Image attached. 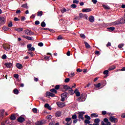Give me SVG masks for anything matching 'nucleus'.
<instances>
[{
	"label": "nucleus",
	"mask_w": 125,
	"mask_h": 125,
	"mask_svg": "<svg viewBox=\"0 0 125 125\" xmlns=\"http://www.w3.org/2000/svg\"><path fill=\"white\" fill-rule=\"evenodd\" d=\"M45 124H46V122L44 121V120L38 121L35 123L36 125H45Z\"/></svg>",
	"instance_id": "obj_3"
},
{
	"label": "nucleus",
	"mask_w": 125,
	"mask_h": 125,
	"mask_svg": "<svg viewBox=\"0 0 125 125\" xmlns=\"http://www.w3.org/2000/svg\"><path fill=\"white\" fill-rule=\"evenodd\" d=\"M107 30H110V31H114L115 27H108L107 28Z\"/></svg>",
	"instance_id": "obj_41"
},
{
	"label": "nucleus",
	"mask_w": 125,
	"mask_h": 125,
	"mask_svg": "<svg viewBox=\"0 0 125 125\" xmlns=\"http://www.w3.org/2000/svg\"><path fill=\"white\" fill-rule=\"evenodd\" d=\"M46 25V24H45V22L44 21H42L41 23V27H45Z\"/></svg>",
	"instance_id": "obj_37"
},
{
	"label": "nucleus",
	"mask_w": 125,
	"mask_h": 125,
	"mask_svg": "<svg viewBox=\"0 0 125 125\" xmlns=\"http://www.w3.org/2000/svg\"><path fill=\"white\" fill-rule=\"evenodd\" d=\"M12 22L10 21V22L8 24V26L9 27V28L12 27Z\"/></svg>",
	"instance_id": "obj_48"
},
{
	"label": "nucleus",
	"mask_w": 125,
	"mask_h": 125,
	"mask_svg": "<svg viewBox=\"0 0 125 125\" xmlns=\"http://www.w3.org/2000/svg\"><path fill=\"white\" fill-rule=\"evenodd\" d=\"M71 120H72V118H66L65 119V122H69L71 121Z\"/></svg>",
	"instance_id": "obj_45"
},
{
	"label": "nucleus",
	"mask_w": 125,
	"mask_h": 125,
	"mask_svg": "<svg viewBox=\"0 0 125 125\" xmlns=\"http://www.w3.org/2000/svg\"><path fill=\"white\" fill-rule=\"evenodd\" d=\"M94 86H95V87H96L97 88H98L99 87H100V86H101V83H98L97 84H95Z\"/></svg>",
	"instance_id": "obj_31"
},
{
	"label": "nucleus",
	"mask_w": 125,
	"mask_h": 125,
	"mask_svg": "<svg viewBox=\"0 0 125 125\" xmlns=\"http://www.w3.org/2000/svg\"><path fill=\"white\" fill-rule=\"evenodd\" d=\"M35 25H39L40 24V21H36L35 22Z\"/></svg>",
	"instance_id": "obj_61"
},
{
	"label": "nucleus",
	"mask_w": 125,
	"mask_h": 125,
	"mask_svg": "<svg viewBox=\"0 0 125 125\" xmlns=\"http://www.w3.org/2000/svg\"><path fill=\"white\" fill-rule=\"evenodd\" d=\"M21 7H23V8H26L28 9V4L27 3L23 4L22 6Z\"/></svg>",
	"instance_id": "obj_34"
},
{
	"label": "nucleus",
	"mask_w": 125,
	"mask_h": 125,
	"mask_svg": "<svg viewBox=\"0 0 125 125\" xmlns=\"http://www.w3.org/2000/svg\"><path fill=\"white\" fill-rule=\"evenodd\" d=\"M119 20V22H120V24H124V18H121Z\"/></svg>",
	"instance_id": "obj_36"
},
{
	"label": "nucleus",
	"mask_w": 125,
	"mask_h": 125,
	"mask_svg": "<svg viewBox=\"0 0 125 125\" xmlns=\"http://www.w3.org/2000/svg\"><path fill=\"white\" fill-rule=\"evenodd\" d=\"M0 118L1 119H3V116H4V112H5V110L3 109H1L0 110Z\"/></svg>",
	"instance_id": "obj_11"
},
{
	"label": "nucleus",
	"mask_w": 125,
	"mask_h": 125,
	"mask_svg": "<svg viewBox=\"0 0 125 125\" xmlns=\"http://www.w3.org/2000/svg\"><path fill=\"white\" fill-rule=\"evenodd\" d=\"M79 17L80 18H83V13H80L79 14Z\"/></svg>",
	"instance_id": "obj_64"
},
{
	"label": "nucleus",
	"mask_w": 125,
	"mask_h": 125,
	"mask_svg": "<svg viewBox=\"0 0 125 125\" xmlns=\"http://www.w3.org/2000/svg\"><path fill=\"white\" fill-rule=\"evenodd\" d=\"M27 47L28 49H30L32 47V44H29L27 45Z\"/></svg>",
	"instance_id": "obj_53"
},
{
	"label": "nucleus",
	"mask_w": 125,
	"mask_h": 125,
	"mask_svg": "<svg viewBox=\"0 0 125 125\" xmlns=\"http://www.w3.org/2000/svg\"><path fill=\"white\" fill-rule=\"evenodd\" d=\"M68 93L70 95L74 94V90L70 87V89L68 90Z\"/></svg>",
	"instance_id": "obj_23"
},
{
	"label": "nucleus",
	"mask_w": 125,
	"mask_h": 125,
	"mask_svg": "<svg viewBox=\"0 0 125 125\" xmlns=\"http://www.w3.org/2000/svg\"><path fill=\"white\" fill-rule=\"evenodd\" d=\"M51 118H52L51 115H47L46 116V119H47L48 120H51Z\"/></svg>",
	"instance_id": "obj_58"
},
{
	"label": "nucleus",
	"mask_w": 125,
	"mask_h": 125,
	"mask_svg": "<svg viewBox=\"0 0 125 125\" xmlns=\"http://www.w3.org/2000/svg\"><path fill=\"white\" fill-rule=\"evenodd\" d=\"M98 117V115L96 113H92L91 114V118H97Z\"/></svg>",
	"instance_id": "obj_27"
},
{
	"label": "nucleus",
	"mask_w": 125,
	"mask_h": 125,
	"mask_svg": "<svg viewBox=\"0 0 125 125\" xmlns=\"http://www.w3.org/2000/svg\"><path fill=\"white\" fill-rule=\"evenodd\" d=\"M66 8H62V9L61 10L62 13H64V12H66Z\"/></svg>",
	"instance_id": "obj_44"
},
{
	"label": "nucleus",
	"mask_w": 125,
	"mask_h": 125,
	"mask_svg": "<svg viewBox=\"0 0 125 125\" xmlns=\"http://www.w3.org/2000/svg\"><path fill=\"white\" fill-rule=\"evenodd\" d=\"M84 114H85V112L83 111L79 112V115L78 116L79 119H81V120H83H83H84V119L83 118V115H84Z\"/></svg>",
	"instance_id": "obj_5"
},
{
	"label": "nucleus",
	"mask_w": 125,
	"mask_h": 125,
	"mask_svg": "<svg viewBox=\"0 0 125 125\" xmlns=\"http://www.w3.org/2000/svg\"><path fill=\"white\" fill-rule=\"evenodd\" d=\"M57 105L58 106V107H60V108H63L65 106V104L63 103H56Z\"/></svg>",
	"instance_id": "obj_9"
},
{
	"label": "nucleus",
	"mask_w": 125,
	"mask_h": 125,
	"mask_svg": "<svg viewBox=\"0 0 125 125\" xmlns=\"http://www.w3.org/2000/svg\"><path fill=\"white\" fill-rule=\"evenodd\" d=\"M46 96H50L51 97H55V94L50 92H46Z\"/></svg>",
	"instance_id": "obj_10"
},
{
	"label": "nucleus",
	"mask_w": 125,
	"mask_h": 125,
	"mask_svg": "<svg viewBox=\"0 0 125 125\" xmlns=\"http://www.w3.org/2000/svg\"><path fill=\"white\" fill-rule=\"evenodd\" d=\"M4 65L7 68H11V67H12V63L10 62L5 63Z\"/></svg>",
	"instance_id": "obj_15"
},
{
	"label": "nucleus",
	"mask_w": 125,
	"mask_h": 125,
	"mask_svg": "<svg viewBox=\"0 0 125 125\" xmlns=\"http://www.w3.org/2000/svg\"><path fill=\"white\" fill-rule=\"evenodd\" d=\"M68 94H68L67 92H64L61 94V101H62V102H64L65 101V98L68 96Z\"/></svg>",
	"instance_id": "obj_1"
},
{
	"label": "nucleus",
	"mask_w": 125,
	"mask_h": 125,
	"mask_svg": "<svg viewBox=\"0 0 125 125\" xmlns=\"http://www.w3.org/2000/svg\"><path fill=\"white\" fill-rule=\"evenodd\" d=\"M77 72L78 73H81V72H83V69H81L80 68H78L77 69Z\"/></svg>",
	"instance_id": "obj_56"
},
{
	"label": "nucleus",
	"mask_w": 125,
	"mask_h": 125,
	"mask_svg": "<svg viewBox=\"0 0 125 125\" xmlns=\"http://www.w3.org/2000/svg\"><path fill=\"white\" fill-rule=\"evenodd\" d=\"M94 123L95 124H98L99 123H100V120L98 118L95 119L94 120Z\"/></svg>",
	"instance_id": "obj_28"
},
{
	"label": "nucleus",
	"mask_w": 125,
	"mask_h": 125,
	"mask_svg": "<svg viewBox=\"0 0 125 125\" xmlns=\"http://www.w3.org/2000/svg\"><path fill=\"white\" fill-rule=\"evenodd\" d=\"M73 3H77V4H78V3H79V0H74L73 1Z\"/></svg>",
	"instance_id": "obj_62"
},
{
	"label": "nucleus",
	"mask_w": 125,
	"mask_h": 125,
	"mask_svg": "<svg viewBox=\"0 0 125 125\" xmlns=\"http://www.w3.org/2000/svg\"><path fill=\"white\" fill-rule=\"evenodd\" d=\"M103 7H104V9H106V10L111 9V8H110V6H108L107 5H103Z\"/></svg>",
	"instance_id": "obj_22"
},
{
	"label": "nucleus",
	"mask_w": 125,
	"mask_h": 125,
	"mask_svg": "<svg viewBox=\"0 0 125 125\" xmlns=\"http://www.w3.org/2000/svg\"><path fill=\"white\" fill-rule=\"evenodd\" d=\"M28 51H35V47H31L28 50Z\"/></svg>",
	"instance_id": "obj_42"
},
{
	"label": "nucleus",
	"mask_w": 125,
	"mask_h": 125,
	"mask_svg": "<svg viewBox=\"0 0 125 125\" xmlns=\"http://www.w3.org/2000/svg\"><path fill=\"white\" fill-rule=\"evenodd\" d=\"M57 40H63V38L62 37V36L60 35L58 37Z\"/></svg>",
	"instance_id": "obj_55"
},
{
	"label": "nucleus",
	"mask_w": 125,
	"mask_h": 125,
	"mask_svg": "<svg viewBox=\"0 0 125 125\" xmlns=\"http://www.w3.org/2000/svg\"><path fill=\"white\" fill-rule=\"evenodd\" d=\"M3 48L5 49V50L8 51L9 49H10V45L3 46Z\"/></svg>",
	"instance_id": "obj_21"
},
{
	"label": "nucleus",
	"mask_w": 125,
	"mask_h": 125,
	"mask_svg": "<svg viewBox=\"0 0 125 125\" xmlns=\"http://www.w3.org/2000/svg\"><path fill=\"white\" fill-rule=\"evenodd\" d=\"M62 114V112H61V111H57L55 113L56 117H60V116H61Z\"/></svg>",
	"instance_id": "obj_17"
},
{
	"label": "nucleus",
	"mask_w": 125,
	"mask_h": 125,
	"mask_svg": "<svg viewBox=\"0 0 125 125\" xmlns=\"http://www.w3.org/2000/svg\"><path fill=\"white\" fill-rule=\"evenodd\" d=\"M59 88H60V85H56L55 87V89H56V90H58V89H59Z\"/></svg>",
	"instance_id": "obj_51"
},
{
	"label": "nucleus",
	"mask_w": 125,
	"mask_h": 125,
	"mask_svg": "<svg viewBox=\"0 0 125 125\" xmlns=\"http://www.w3.org/2000/svg\"><path fill=\"white\" fill-rule=\"evenodd\" d=\"M124 44H120L118 45L119 48H122L124 46Z\"/></svg>",
	"instance_id": "obj_60"
},
{
	"label": "nucleus",
	"mask_w": 125,
	"mask_h": 125,
	"mask_svg": "<svg viewBox=\"0 0 125 125\" xmlns=\"http://www.w3.org/2000/svg\"><path fill=\"white\" fill-rule=\"evenodd\" d=\"M104 75H108V74H109V71L108 70H105L104 71Z\"/></svg>",
	"instance_id": "obj_52"
},
{
	"label": "nucleus",
	"mask_w": 125,
	"mask_h": 125,
	"mask_svg": "<svg viewBox=\"0 0 125 125\" xmlns=\"http://www.w3.org/2000/svg\"><path fill=\"white\" fill-rule=\"evenodd\" d=\"M32 111H33V113H38V109H37L36 108H33Z\"/></svg>",
	"instance_id": "obj_39"
},
{
	"label": "nucleus",
	"mask_w": 125,
	"mask_h": 125,
	"mask_svg": "<svg viewBox=\"0 0 125 125\" xmlns=\"http://www.w3.org/2000/svg\"><path fill=\"white\" fill-rule=\"evenodd\" d=\"M63 89H65V91H67L71 89V87L68 86V85H63Z\"/></svg>",
	"instance_id": "obj_14"
},
{
	"label": "nucleus",
	"mask_w": 125,
	"mask_h": 125,
	"mask_svg": "<svg viewBox=\"0 0 125 125\" xmlns=\"http://www.w3.org/2000/svg\"><path fill=\"white\" fill-rule=\"evenodd\" d=\"M43 12L42 11H39L37 12V16H42Z\"/></svg>",
	"instance_id": "obj_26"
},
{
	"label": "nucleus",
	"mask_w": 125,
	"mask_h": 125,
	"mask_svg": "<svg viewBox=\"0 0 125 125\" xmlns=\"http://www.w3.org/2000/svg\"><path fill=\"white\" fill-rule=\"evenodd\" d=\"M84 124H90V121H89V120L88 119H85L84 121Z\"/></svg>",
	"instance_id": "obj_33"
},
{
	"label": "nucleus",
	"mask_w": 125,
	"mask_h": 125,
	"mask_svg": "<svg viewBox=\"0 0 125 125\" xmlns=\"http://www.w3.org/2000/svg\"><path fill=\"white\" fill-rule=\"evenodd\" d=\"M22 38H24V39H26V40H28V41H34V37H33L23 35Z\"/></svg>",
	"instance_id": "obj_7"
},
{
	"label": "nucleus",
	"mask_w": 125,
	"mask_h": 125,
	"mask_svg": "<svg viewBox=\"0 0 125 125\" xmlns=\"http://www.w3.org/2000/svg\"><path fill=\"white\" fill-rule=\"evenodd\" d=\"M39 46H43V43L42 42L38 43Z\"/></svg>",
	"instance_id": "obj_59"
},
{
	"label": "nucleus",
	"mask_w": 125,
	"mask_h": 125,
	"mask_svg": "<svg viewBox=\"0 0 125 125\" xmlns=\"http://www.w3.org/2000/svg\"><path fill=\"white\" fill-rule=\"evenodd\" d=\"M17 121L19 122V123H22L23 122H25V118L21 116L18 118Z\"/></svg>",
	"instance_id": "obj_8"
},
{
	"label": "nucleus",
	"mask_w": 125,
	"mask_h": 125,
	"mask_svg": "<svg viewBox=\"0 0 125 125\" xmlns=\"http://www.w3.org/2000/svg\"><path fill=\"white\" fill-rule=\"evenodd\" d=\"M72 119H73V120L77 119V115L76 114L73 115L72 116Z\"/></svg>",
	"instance_id": "obj_43"
},
{
	"label": "nucleus",
	"mask_w": 125,
	"mask_h": 125,
	"mask_svg": "<svg viewBox=\"0 0 125 125\" xmlns=\"http://www.w3.org/2000/svg\"><path fill=\"white\" fill-rule=\"evenodd\" d=\"M24 32L28 36H33V35H35V33L33 31H31V30L29 29L25 30Z\"/></svg>",
	"instance_id": "obj_4"
},
{
	"label": "nucleus",
	"mask_w": 125,
	"mask_h": 125,
	"mask_svg": "<svg viewBox=\"0 0 125 125\" xmlns=\"http://www.w3.org/2000/svg\"><path fill=\"white\" fill-rule=\"evenodd\" d=\"M109 120L111 123H118V119L115 118V117L114 116H111L109 117Z\"/></svg>",
	"instance_id": "obj_2"
},
{
	"label": "nucleus",
	"mask_w": 125,
	"mask_h": 125,
	"mask_svg": "<svg viewBox=\"0 0 125 125\" xmlns=\"http://www.w3.org/2000/svg\"><path fill=\"white\" fill-rule=\"evenodd\" d=\"M16 66L18 69H22L23 68V65L19 63H16Z\"/></svg>",
	"instance_id": "obj_18"
},
{
	"label": "nucleus",
	"mask_w": 125,
	"mask_h": 125,
	"mask_svg": "<svg viewBox=\"0 0 125 125\" xmlns=\"http://www.w3.org/2000/svg\"><path fill=\"white\" fill-rule=\"evenodd\" d=\"M76 74H75V73L74 72H71L70 73V74L69 75V76H70V78H72L73 77H74V76H75Z\"/></svg>",
	"instance_id": "obj_40"
},
{
	"label": "nucleus",
	"mask_w": 125,
	"mask_h": 125,
	"mask_svg": "<svg viewBox=\"0 0 125 125\" xmlns=\"http://www.w3.org/2000/svg\"><path fill=\"white\" fill-rule=\"evenodd\" d=\"M116 69V66L112 65L109 67L108 71H112L113 70H115Z\"/></svg>",
	"instance_id": "obj_25"
},
{
	"label": "nucleus",
	"mask_w": 125,
	"mask_h": 125,
	"mask_svg": "<svg viewBox=\"0 0 125 125\" xmlns=\"http://www.w3.org/2000/svg\"><path fill=\"white\" fill-rule=\"evenodd\" d=\"M70 82V78H66L64 80V83H69Z\"/></svg>",
	"instance_id": "obj_50"
},
{
	"label": "nucleus",
	"mask_w": 125,
	"mask_h": 125,
	"mask_svg": "<svg viewBox=\"0 0 125 125\" xmlns=\"http://www.w3.org/2000/svg\"><path fill=\"white\" fill-rule=\"evenodd\" d=\"M2 29L4 31H7V30H8L9 28L5 26H4L3 27H2Z\"/></svg>",
	"instance_id": "obj_38"
},
{
	"label": "nucleus",
	"mask_w": 125,
	"mask_h": 125,
	"mask_svg": "<svg viewBox=\"0 0 125 125\" xmlns=\"http://www.w3.org/2000/svg\"><path fill=\"white\" fill-rule=\"evenodd\" d=\"M77 101H78V102H83V100H82L81 97L77 99Z\"/></svg>",
	"instance_id": "obj_49"
},
{
	"label": "nucleus",
	"mask_w": 125,
	"mask_h": 125,
	"mask_svg": "<svg viewBox=\"0 0 125 125\" xmlns=\"http://www.w3.org/2000/svg\"><path fill=\"white\" fill-rule=\"evenodd\" d=\"M50 91L53 93H55L56 94L57 93V90H56L55 88H52L50 89Z\"/></svg>",
	"instance_id": "obj_24"
},
{
	"label": "nucleus",
	"mask_w": 125,
	"mask_h": 125,
	"mask_svg": "<svg viewBox=\"0 0 125 125\" xmlns=\"http://www.w3.org/2000/svg\"><path fill=\"white\" fill-rule=\"evenodd\" d=\"M13 92L15 94H18L19 93V91L17 89H15L13 90Z\"/></svg>",
	"instance_id": "obj_32"
},
{
	"label": "nucleus",
	"mask_w": 125,
	"mask_h": 125,
	"mask_svg": "<svg viewBox=\"0 0 125 125\" xmlns=\"http://www.w3.org/2000/svg\"><path fill=\"white\" fill-rule=\"evenodd\" d=\"M84 43L85 44V46L86 48H90V45L87 43L86 42H84Z\"/></svg>",
	"instance_id": "obj_20"
},
{
	"label": "nucleus",
	"mask_w": 125,
	"mask_h": 125,
	"mask_svg": "<svg viewBox=\"0 0 125 125\" xmlns=\"http://www.w3.org/2000/svg\"><path fill=\"white\" fill-rule=\"evenodd\" d=\"M85 119H87V120H90V117L87 115H85Z\"/></svg>",
	"instance_id": "obj_46"
},
{
	"label": "nucleus",
	"mask_w": 125,
	"mask_h": 125,
	"mask_svg": "<svg viewBox=\"0 0 125 125\" xmlns=\"http://www.w3.org/2000/svg\"><path fill=\"white\" fill-rule=\"evenodd\" d=\"M80 36L82 38H83L84 39H85V35H84L83 34H81Z\"/></svg>",
	"instance_id": "obj_63"
},
{
	"label": "nucleus",
	"mask_w": 125,
	"mask_h": 125,
	"mask_svg": "<svg viewBox=\"0 0 125 125\" xmlns=\"http://www.w3.org/2000/svg\"><path fill=\"white\" fill-rule=\"evenodd\" d=\"M71 7H72V8H76L77 7V5L75 4H72L71 5Z\"/></svg>",
	"instance_id": "obj_54"
},
{
	"label": "nucleus",
	"mask_w": 125,
	"mask_h": 125,
	"mask_svg": "<svg viewBox=\"0 0 125 125\" xmlns=\"http://www.w3.org/2000/svg\"><path fill=\"white\" fill-rule=\"evenodd\" d=\"M81 97L82 98L83 102V101H85V96H83L81 95Z\"/></svg>",
	"instance_id": "obj_35"
},
{
	"label": "nucleus",
	"mask_w": 125,
	"mask_h": 125,
	"mask_svg": "<svg viewBox=\"0 0 125 125\" xmlns=\"http://www.w3.org/2000/svg\"><path fill=\"white\" fill-rule=\"evenodd\" d=\"M2 59H6V55L4 54L1 57Z\"/></svg>",
	"instance_id": "obj_57"
},
{
	"label": "nucleus",
	"mask_w": 125,
	"mask_h": 125,
	"mask_svg": "<svg viewBox=\"0 0 125 125\" xmlns=\"http://www.w3.org/2000/svg\"><path fill=\"white\" fill-rule=\"evenodd\" d=\"M112 25H113V26H116L117 25H120L121 24L120 22V20H118L115 21H114L112 23Z\"/></svg>",
	"instance_id": "obj_13"
},
{
	"label": "nucleus",
	"mask_w": 125,
	"mask_h": 125,
	"mask_svg": "<svg viewBox=\"0 0 125 125\" xmlns=\"http://www.w3.org/2000/svg\"><path fill=\"white\" fill-rule=\"evenodd\" d=\"M5 19L4 17H0V25H3V24L5 23Z\"/></svg>",
	"instance_id": "obj_6"
},
{
	"label": "nucleus",
	"mask_w": 125,
	"mask_h": 125,
	"mask_svg": "<svg viewBox=\"0 0 125 125\" xmlns=\"http://www.w3.org/2000/svg\"><path fill=\"white\" fill-rule=\"evenodd\" d=\"M89 21L91 23L94 22V17L93 16H90L88 18Z\"/></svg>",
	"instance_id": "obj_12"
},
{
	"label": "nucleus",
	"mask_w": 125,
	"mask_h": 125,
	"mask_svg": "<svg viewBox=\"0 0 125 125\" xmlns=\"http://www.w3.org/2000/svg\"><path fill=\"white\" fill-rule=\"evenodd\" d=\"M15 31H17V32H22L23 31L22 28H15Z\"/></svg>",
	"instance_id": "obj_29"
},
{
	"label": "nucleus",
	"mask_w": 125,
	"mask_h": 125,
	"mask_svg": "<svg viewBox=\"0 0 125 125\" xmlns=\"http://www.w3.org/2000/svg\"><path fill=\"white\" fill-rule=\"evenodd\" d=\"M27 53L28 54H30V56L31 57H33V56H34V53H33V52H32V51H29L28 50Z\"/></svg>",
	"instance_id": "obj_30"
},
{
	"label": "nucleus",
	"mask_w": 125,
	"mask_h": 125,
	"mask_svg": "<svg viewBox=\"0 0 125 125\" xmlns=\"http://www.w3.org/2000/svg\"><path fill=\"white\" fill-rule=\"evenodd\" d=\"M14 77L16 79H19V75L18 74H15L14 75Z\"/></svg>",
	"instance_id": "obj_47"
},
{
	"label": "nucleus",
	"mask_w": 125,
	"mask_h": 125,
	"mask_svg": "<svg viewBox=\"0 0 125 125\" xmlns=\"http://www.w3.org/2000/svg\"><path fill=\"white\" fill-rule=\"evenodd\" d=\"M10 119L11 121H15L16 120V117H15L14 114H12L10 117Z\"/></svg>",
	"instance_id": "obj_19"
},
{
	"label": "nucleus",
	"mask_w": 125,
	"mask_h": 125,
	"mask_svg": "<svg viewBox=\"0 0 125 125\" xmlns=\"http://www.w3.org/2000/svg\"><path fill=\"white\" fill-rule=\"evenodd\" d=\"M83 12H89L91 11V9L90 8H84L82 10Z\"/></svg>",
	"instance_id": "obj_16"
}]
</instances>
